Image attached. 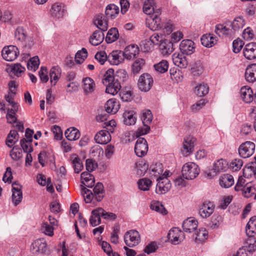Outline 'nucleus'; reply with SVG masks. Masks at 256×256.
<instances>
[{
	"label": "nucleus",
	"instance_id": "obj_1",
	"mask_svg": "<svg viewBox=\"0 0 256 256\" xmlns=\"http://www.w3.org/2000/svg\"><path fill=\"white\" fill-rule=\"evenodd\" d=\"M81 193L86 203H90L93 199L100 202L104 196L103 184L98 182L92 189V192L85 187L82 188Z\"/></svg>",
	"mask_w": 256,
	"mask_h": 256
},
{
	"label": "nucleus",
	"instance_id": "obj_2",
	"mask_svg": "<svg viewBox=\"0 0 256 256\" xmlns=\"http://www.w3.org/2000/svg\"><path fill=\"white\" fill-rule=\"evenodd\" d=\"M200 172L198 166L192 162L185 164L182 170L183 178L186 180H193L199 174Z\"/></svg>",
	"mask_w": 256,
	"mask_h": 256
},
{
	"label": "nucleus",
	"instance_id": "obj_3",
	"mask_svg": "<svg viewBox=\"0 0 256 256\" xmlns=\"http://www.w3.org/2000/svg\"><path fill=\"white\" fill-rule=\"evenodd\" d=\"M160 11L155 12L146 18V26L153 31L160 30L162 28V22L160 17Z\"/></svg>",
	"mask_w": 256,
	"mask_h": 256
},
{
	"label": "nucleus",
	"instance_id": "obj_4",
	"mask_svg": "<svg viewBox=\"0 0 256 256\" xmlns=\"http://www.w3.org/2000/svg\"><path fill=\"white\" fill-rule=\"evenodd\" d=\"M124 242L130 248L138 245L140 242V236L139 232L134 230L128 231L124 235Z\"/></svg>",
	"mask_w": 256,
	"mask_h": 256
},
{
	"label": "nucleus",
	"instance_id": "obj_5",
	"mask_svg": "<svg viewBox=\"0 0 256 256\" xmlns=\"http://www.w3.org/2000/svg\"><path fill=\"white\" fill-rule=\"evenodd\" d=\"M20 54L16 46L10 45L4 46L2 50V56L4 60L8 62L15 60Z\"/></svg>",
	"mask_w": 256,
	"mask_h": 256
},
{
	"label": "nucleus",
	"instance_id": "obj_6",
	"mask_svg": "<svg viewBox=\"0 0 256 256\" xmlns=\"http://www.w3.org/2000/svg\"><path fill=\"white\" fill-rule=\"evenodd\" d=\"M153 82V78L150 74H143L138 79V85L141 91L148 92L151 88Z\"/></svg>",
	"mask_w": 256,
	"mask_h": 256
},
{
	"label": "nucleus",
	"instance_id": "obj_7",
	"mask_svg": "<svg viewBox=\"0 0 256 256\" xmlns=\"http://www.w3.org/2000/svg\"><path fill=\"white\" fill-rule=\"evenodd\" d=\"M254 150L255 144L251 142H246L240 145L238 153L242 158H248L253 154Z\"/></svg>",
	"mask_w": 256,
	"mask_h": 256
},
{
	"label": "nucleus",
	"instance_id": "obj_8",
	"mask_svg": "<svg viewBox=\"0 0 256 256\" xmlns=\"http://www.w3.org/2000/svg\"><path fill=\"white\" fill-rule=\"evenodd\" d=\"M157 184L156 192L158 194H162L167 192L170 188L172 184L170 180L165 176L157 178Z\"/></svg>",
	"mask_w": 256,
	"mask_h": 256
},
{
	"label": "nucleus",
	"instance_id": "obj_9",
	"mask_svg": "<svg viewBox=\"0 0 256 256\" xmlns=\"http://www.w3.org/2000/svg\"><path fill=\"white\" fill-rule=\"evenodd\" d=\"M30 250L33 254H45L47 250V244L44 238H39L34 240L32 244Z\"/></svg>",
	"mask_w": 256,
	"mask_h": 256
},
{
	"label": "nucleus",
	"instance_id": "obj_10",
	"mask_svg": "<svg viewBox=\"0 0 256 256\" xmlns=\"http://www.w3.org/2000/svg\"><path fill=\"white\" fill-rule=\"evenodd\" d=\"M148 144L146 140L143 138H138L134 146V152L138 157L144 156L148 150Z\"/></svg>",
	"mask_w": 256,
	"mask_h": 256
},
{
	"label": "nucleus",
	"instance_id": "obj_11",
	"mask_svg": "<svg viewBox=\"0 0 256 256\" xmlns=\"http://www.w3.org/2000/svg\"><path fill=\"white\" fill-rule=\"evenodd\" d=\"M168 238L174 244H178L184 238V234L178 228H172L168 234Z\"/></svg>",
	"mask_w": 256,
	"mask_h": 256
},
{
	"label": "nucleus",
	"instance_id": "obj_12",
	"mask_svg": "<svg viewBox=\"0 0 256 256\" xmlns=\"http://www.w3.org/2000/svg\"><path fill=\"white\" fill-rule=\"evenodd\" d=\"M215 206L210 202H204L200 206L198 213L200 216L204 218H208L214 212Z\"/></svg>",
	"mask_w": 256,
	"mask_h": 256
},
{
	"label": "nucleus",
	"instance_id": "obj_13",
	"mask_svg": "<svg viewBox=\"0 0 256 256\" xmlns=\"http://www.w3.org/2000/svg\"><path fill=\"white\" fill-rule=\"evenodd\" d=\"M180 50L182 54L190 55L194 52V43L190 40H184L180 44Z\"/></svg>",
	"mask_w": 256,
	"mask_h": 256
},
{
	"label": "nucleus",
	"instance_id": "obj_14",
	"mask_svg": "<svg viewBox=\"0 0 256 256\" xmlns=\"http://www.w3.org/2000/svg\"><path fill=\"white\" fill-rule=\"evenodd\" d=\"M124 58V52L120 50L112 51L108 57V60L110 63L111 64L116 66L122 62Z\"/></svg>",
	"mask_w": 256,
	"mask_h": 256
},
{
	"label": "nucleus",
	"instance_id": "obj_15",
	"mask_svg": "<svg viewBox=\"0 0 256 256\" xmlns=\"http://www.w3.org/2000/svg\"><path fill=\"white\" fill-rule=\"evenodd\" d=\"M196 142V139L191 136L184 138L182 150V153L184 156H188L192 152Z\"/></svg>",
	"mask_w": 256,
	"mask_h": 256
},
{
	"label": "nucleus",
	"instance_id": "obj_16",
	"mask_svg": "<svg viewBox=\"0 0 256 256\" xmlns=\"http://www.w3.org/2000/svg\"><path fill=\"white\" fill-rule=\"evenodd\" d=\"M108 18L102 14H98L95 16L93 20L94 25L102 32L107 30L108 24Z\"/></svg>",
	"mask_w": 256,
	"mask_h": 256
},
{
	"label": "nucleus",
	"instance_id": "obj_17",
	"mask_svg": "<svg viewBox=\"0 0 256 256\" xmlns=\"http://www.w3.org/2000/svg\"><path fill=\"white\" fill-rule=\"evenodd\" d=\"M228 24H218L215 26L214 32L216 34L220 37H229L232 38L234 36Z\"/></svg>",
	"mask_w": 256,
	"mask_h": 256
},
{
	"label": "nucleus",
	"instance_id": "obj_18",
	"mask_svg": "<svg viewBox=\"0 0 256 256\" xmlns=\"http://www.w3.org/2000/svg\"><path fill=\"white\" fill-rule=\"evenodd\" d=\"M172 60L174 64L181 68H186L188 64L186 56L182 53L174 52L172 56Z\"/></svg>",
	"mask_w": 256,
	"mask_h": 256
},
{
	"label": "nucleus",
	"instance_id": "obj_19",
	"mask_svg": "<svg viewBox=\"0 0 256 256\" xmlns=\"http://www.w3.org/2000/svg\"><path fill=\"white\" fill-rule=\"evenodd\" d=\"M198 226V222L194 218H188L182 223V228L184 232L191 233L195 232Z\"/></svg>",
	"mask_w": 256,
	"mask_h": 256
},
{
	"label": "nucleus",
	"instance_id": "obj_20",
	"mask_svg": "<svg viewBox=\"0 0 256 256\" xmlns=\"http://www.w3.org/2000/svg\"><path fill=\"white\" fill-rule=\"evenodd\" d=\"M244 56L248 60H252L256 58V42L246 44L243 50Z\"/></svg>",
	"mask_w": 256,
	"mask_h": 256
},
{
	"label": "nucleus",
	"instance_id": "obj_21",
	"mask_svg": "<svg viewBox=\"0 0 256 256\" xmlns=\"http://www.w3.org/2000/svg\"><path fill=\"white\" fill-rule=\"evenodd\" d=\"M64 4L60 2H56L52 6L50 12L52 16L59 19L64 16Z\"/></svg>",
	"mask_w": 256,
	"mask_h": 256
},
{
	"label": "nucleus",
	"instance_id": "obj_22",
	"mask_svg": "<svg viewBox=\"0 0 256 256\" xmlns=\"http://www.w3.org/2000/svg\"><path fill=\"white\" fill-rule=\"evenodd\" d=\"M110 132L106 130L99 131L95 136L96 142L101 144H106L111 140Z\"/></svg>",
	"mask_w": 256,
	"mask_h": 256
},
{
	"label": "nucleus",
	"instance_id": "obj_23",
	"mask_svg": "<svg viewBox=\"0 0 256 256\" xmlns=\"http://www.w3.org/2000/svg\"><path fill=\"white\" fill-rule=\"evenodd\" d=\"M246 24V22L243 17L237 16L230 23L229 26L231 27V30L234 36L240 31Z\"/></svg>",
	"mask_w": 256,
	"mask_h": 256
},
{
	"label": "nucleus",
	"instance_id": "obj_24",
	"mask_svg": "<svg viewBox=\"0 0 256 256\" xmlns=\"http://www.w3.org/2000/svg\"><path fill=\"white\" fill-rule=\"evenodd\" d=\"M245 79L249 83H254L256 81V64L248 66L245 72Z\"/></svg>",
	"mask_w": 256,
	"mask_h": 256
},
{
	"label": "nucleus",
	"instance_id": "obj_25",
	"mask_svg": "<svg viewBox=\"0 0 256 256\" xmlns=\"http://www.w3.org/2000/svg\"><path fill=\"white\" fill-rule=\"evenodd\" d=\"M242 99L246 103H250L254 100V94L252 88L248 86H244L240 90Z\"/></svg>",
	"mask_w": 256,
	"mask_h": 256
},
{
	"label": "nucleus",
	"instance_id": "obj_26",
	"mask_svg": "<svg viewBox=\"0 0 256 256\" xmlns=\"http://www.w3.org/2000/svg\"><path fill=\"white\" fill-rule=\"evenodd\" d=\"M80 180L82 184L80 185L81 188L86 186L88 188H92L94 185V176L89 172H84L82 173Z\"/></svg>",
	"mask_w": 256,
	"mask_h": 256
},
{
	"label": "nucleus",
	"instance_id": "obj_27",
	"mask_svg": "<svg viewBox=\"0 0 256 256\" xmlns=\"http://www.w3.org/2000/svg\"><path fill=\"white\" fill-rule=\"evenodd\" d=\"M82 89L86 94L92 93L95 90L96 84L94 80L90 77H86L82 80Z\"/></svg>",
	"mask_w": 256,
	"mask_h": 256
},
{
	"label": "nucleus",
	"instance_id": "obj_28",
	"mask_svg": "<svg viewBox=\"0 0 256 256\" xmlns=\"http://www.w3.org/2000/svg\"><path fill=\"white\" fill-rule=\"evenodd\" d=\"M102 208H98L92 210V215L90 218V223L92 226H96L100 224V218L102 217Z\"/></svg>",
	"mask_w": 256,
	"mask_h": 256
},
{
	"label": "nucleus",
	"instance_id": "obj_29",
	"mask_svg": "<svg viewBox=\"0 0 256 256\" xmlns=\"http://www.w3.org/2000/svg\"><path fill=\"white\" fill-rule=\"evenodd\" d=\"M158 11L160 10L156 8L154 0H144L143 12L146 14L150 16Z\"/></svg>",
	"mask_w": 256,
	"mask_h": 256
},
{
	"label": "nucleus",
	"instance_id": "obj_30",
	"mask_svg": "<svg viewBox=\"0 0 256 256\" xmlns=\"http://www.w3.org/2000/svg\"><path fill=\"white\" fill-rule=\"evenodd\" d=\"M219 184L222 188H229L234 184V178L230 174H224L219 178Z\"/></svg>",
	"mask_w": 256,
	"mask_h": 256
},
{
	"label": "nucleus",
	"instance_id": "obj_31",
	"mask_svg": "<svg viewBox=\"0 0 256 256\" xmlns=\"http://www.w3.org/2000/svg\"><path fill=\"white\" fill-rule=\"evenodd\" d=\"M119 102L115 98H110L105 104L106 110L108 113L114 114L120 108Z\"/></svg>",
	"mask_w": 256,
	"mask_h": 256
},
{
	"label": "nucleus",
	"instance_id": "obj_32",
	"mask_svg": "<svg viewBox=\"0 0 256 256\" xmlns=\"http://www.w3.org/2000/svg\"><path fill=\"white\" fill-rule=\"evenodd\" d=\"M228 168V162L224 159L221 158L216 161L213 166L212 170L216 174L218 172H225Z\"/></svg>",
	"mask_w": 256,
	"mask_h": 256
},
{
	"label": "nucleus",
	"instance_id": "obj_33",
	"mask_svg": "<svg viewBox=\"0 0 256 256\" xmlns=\"http://www.w3.org/2000/svg\"><path fill=\"white\" fill-rule=\"evenodd\" d=\"M139 48L137 46L129 45L127 46L124 52L125 58L130 60L138 54Z\"/></svg>",
	"mask_w": 256,
	"mask_h": 256
},
{
	"label": "nucleus",
	"instance_id": "obj_34",
	"mask_svg": "<svg viewBox=\"0 0 256 256\" xmlns=\"http://www.w3.org/2000/svg\"><path fill=\"white\" fill-rule=\"evenodd\" d=\"M119 13V8L114 4H110L106 8L105 14L106 18H115Z\"/></svg>",
	"mask_w": 256,
	"mask_h": 256
},
{
	"label": "nucleus",
	"instance_id": "obj_35",
	"mask_svg": "<svg viewBox=\"0 0 256 256\" xmlns=\"http://www.w3.org/2000/svg\"><path fill=\"white\" fill-rule=\"evenodd\" d=\"M208 236V232L206 228H200L195 231L192 235V239L196 242H202L206 240Z\"/></svg>",
	"mask_w": 256,
	"mask_h": 256
},
{
	"label": "nucleus",
	"instance_id": "obj_36",
	"mask_svg": "<svg viewBox=\"0 0 256 256\" xmlns=\"http://www.w3.org/2000/svg\"><path fill=\"white\" fill-rule=\"evenodd\" d=\"M136 114L134 110H126L123 114L124 122L128 126L134 125L136 120Z\"/></svg>",
	"mask_w": 256,
	"mask_h": 256
},
{
	"label": "nucleus",
	"instance_id": "obj_37",
	"mask_svg": "<svg viewBox=\"0 0 256 256\" xmlns=\"http://www.w3.org/2000/svg\"><path fill=\"white\" fill-rule=\"evenodd\" d=\"M216 38L212 34H206L201 38L202 44L207 48L213 46L216 42Z\"/></svg>",
	"mask_w": 256,
	"mask_h": 256
},
{
	"label": "nucleus",
	"instance_id": "obj_38",
	"mask_svg": "<svg viewBox=\"0 0 256 256\" xmlns=\"http://www.w3.org/2000/svg\"><path fill=\"white\" fill-rule=\"evenodd\" d=\"M70 160L76 173H79L83 168V164L82 160L76 154L71 155Z\"/></svg>",
	"mask_w": 256,
	"mask_h": 256
},
{
	"label": "nucleus",
	"instance_id": "obj_39",
	"mask_svg": "<svg viewBox=\"0 0 256 256\" xmlns=\"http://www.w3.org/2000/svg\"><path fill=\"white\" fill-rule=\"evenodd\" d=\"M246 232L248 236H254L256 234V216L250 218L246 227Z\"/></svg>",
	"mask_w": 256,
	"mask_h": 256
},
{
	"label": "nucleus",
	"instance_id": "obj_40",
	"mask_svg": "<svg viewBox=\"0 0 256 256\" xmlns=\"http://www.w3.org/2000/svg\"><path fill=\"white\" fill-rule=\"evenodd\" d=\"M61 74V69L58 66H53L50 71V82L55 86L60 79Z\"/></svg>",
	"mask_w": 256,
	"mask_h": 256
},
{
	"label": "nucleus",
	"instance_id": "obj_41",
	"mask_svg": "<svg viewBox=\"0 0 256 256\" xmlns=\"http://www.w3.org/2000/svg\"><path fill=\"white\" fill-rule=\"evenodd\" d=\"M106 92L112 95L116 94L120 90L121 86L119 81L116 80L110 84H106Z\"/></svg>",
	"mask_w": 256,
	"mask_h": 256
},
{
	"label": "nucleus",
	"instance_id": "obj_42",
	"mask_svg": "<svg viewBox=\"0 0 256 256\" xmlns=\"http://www.w3.org/2000/svg\"><path fill=\"white\" fill-rule=\"evenodd\" d=\"M148 168V164L144 160L137 162L135 164L136 174L140 176H144Z\"/></svg>",
	"mask_w": 256,
	"mask_h": 256
},
{
	"label": "nucleus",
	"instance_id": "obj_43",
	"mask_svg": "<svg viewBox=\"0 0 256 256\" xmlns=\"http://www.w3.org/2000/svg\"><path fill=\"white\" fill-rule=\"evenodd\" d=\"M160 48L163 55L170 54L174 50L173 44L172 42L164 40L160 45Z\"/></svg>",
	"mask_w": 256,
	"mask_h": 256
},
{
	"label": "nucleus",
	"instance_id": "obj_44",
	"mask_svg": "<svg viewBox=\"0 0 256 256\" xmlns=\"http://www.w3.org/2000/svg\"><path fill=\"white\" fill-rule=\"evenodd\" d=\"M65 136L69 140H76L79 138L80 134L79 130L74 128H70L65 132Z\"/></svg>",
	"mask_w": 256,
	"mask_h": 256
},
{
	"label": "nucleus",
	"instance_id": "obj_45",
	"mask_svg": "<svg viewBox=\"0 0 256 256\" xmlns=\"http://www.w3.org/2000/svg\"><path fill=\"white\" fill-rule=\"evenodd\" d=\"M104 34L100 31L96 30L91 36L90 42L93 46H98L104 40Z\"/></svg>",
	"mask_w": 256,
	"mask_h": 256
},
{
	"label": "nucleus",
	"instance_id": "obj_46",
	"mask_svg": "<svg viewBox=\"0 0 256 256\" xmlns=\"http://www.w3.org/2000/svg\"><path fill=\"white\" fill-rule=\"evenodd\" d=\"M18 140V133L16 130H11L6 140V144L12 148Z\"/></svg>",
	"mask_w": 256,
	"mask_h": 256
},
{
	"label": "nucleus",
	"instance_id": "obj_47",
	"mask_svg": "<svg viewBox=\"0 0 256 256\" xmlns=\"http://www.w3.org/2000/svg\"><path fill=\"white\" fill-rule=\"evenodd\" d=\"M119 37L118 30L116 28H111L107 33L106 41L107 43L111 44L116 41Z\"/></svg>",
	"mask_w": 256,
	"mask_h": 256
},
{
	"label": "nucleus",
	"instance_id": "obj_48",
	"mask_svg": "<svg viewBox=\"0 0 256 256\" xmlns=\"http://www.w3.org/2000/svg\"><path fill=\"white\" fill-rule=\"evenodd\" d=\"M116 80L114 76V70L109 68L106 72L102 82L104 85L110 84V82L112 83Z\"/></svg>",
	"mask_w": 256,
	"mask_h": 256
},
{
	"label": "nucleus",
	"instance_id": "obj_49",
	"mask_svg": "<svg viewBox=\"0 0 256 256\" xmlns=\"http://www.w3.org/2000/svg\"><path fill=\"white\" fill-rule=\"evenodd\" d=\"M150 170L152 176H159L163 172V166L160 162H156L150 166Z\"/></svg>",
	"mask_w": 256,
	"mask_h": 256
},
{
	"label": "nucleus",
	"instance_id": "obj_50",
	"mask_svg": "<svg viewBox=\"0 0 256 256\" xmlns=\"http://www.w3.org/2000/svg\"><path fill=\"white\" fill-rule=\"evenodd\" d=\"M243 247L252 254L256 250V240L254 236H248L246 245Z\"/></svg>",
	"mask_w": 256,
	"mask_h": 256
},
{
	"label": "nucleus",
	"instance_id": "obj_51",
	"mask_svg": "<svg viewBox=\"0 0 256 256\" xmlns=\"http://www.w3.org/2000/svg\"><path fill=\"white\" fill-rule=\"evenodd\" d=\"M152 114L149 110H145L142 111L141 119L143 125L150 126L152 120Z\"/></svg>",
	"mask_w": 256,
	"mask_h": 256
},
{
	"label": "nucleus",
	"instance_id": "obj_52",
	"mask_svg": "<svg viewBox=\"0 0 256 256\" xmlns=\"http://www.w3.org/2000/svg\"><path fill=\"white\" fill-rule=\"evenodd\" d=\"M145 64V60L138 58L136 59L132 65V70L134 74L138 73Z\"/></svg>",
	"mask_w": 256,
	"mask_h": 256
},
{
	"label": "nucleus",
	"instance_id": "obj_53",
	"mask_svg": "<svg viewBox=\"0 0 256 256\" xmlns=\"http://www.w3.org/2000/svg\"><path fill=\"white\" fill-rule=\"evenodd\" d=\"M209 88L206 84L202 83L195 88L194 92L198 96H202L208 94Z\"/></svg>",
	"mask_w": 256,
	"mask_h": 256
},
{
	"label": "nucleus",
	"instance_id": "obj_54",
	"mask_svg": "<svg viewBox=\"0 0 256 256\" xmlns=\"http://www.w3.org/2000/svg\"><path fill=\"white\" fill-rule=\"evenodd\" d=\"M121 100L124 102H130L132 98V92L130 88L122 89L119 94Z\"/></svg>",
	"mask_w": 256,
	"mask_h": 256
},
{
	"label": "nucleus",
	"instance_id": "obj_55",
	"mask_svg": "<svg viewBox=\"0 0 256 256\" xmlns=\"http://www.w3.org/2000/svg\"><path fill=\"white\" fill-rule=\"evenodd\" d=\"M152 184V181L150 179L146 178H142L138 182L139 189L143 191H147L149 190Z\"/></svg>",
	"mask_w": 256,
	"mask_h": 256
},
{
	"label": "nucleus",
	"instance_id": "obj_56",
	"mask_svg": "<svg viewBox=\"0 0 256 256\" xmlns=\"http://www.w3.org/2000/svg\"><path fill=\"white\" fill-rule=\"evenodd\" d=\"M88 52L86 48H82L75 55V60L77 64H80L84 62L88 56Z\"/></svg>",
	"mask_w": 256,
	"mask_h": 256
},
{
	"label": "nucleus",
	"instance_id": "obj_57",
	"mask_svg": "<svg viewBox=\"0 0 256 256\" xmlns=\"http://www.w3.org/2000/svg\"><path fill=\"white\" fill-rule=\"evenodd\" d=\"M150 208L162 214H166L167 213L163 205L158 201H152L150 204Z\"/></svg>",
	"mask_w": 256,
	"mask_h": 256
},
{
	"label": "nucleus",
	"instance_id": "obj_58",
	"mask_svg": "<svg viewBox=\"0 0 256 256\" xmlns=\"http://www.w3.org/2000/svg\"><path fill=\"white\" fill-rule=\"evenodd\" d=\"M191 73L194 76H198L203 72V66L200 62H196L191 67Z\"/></svg>",
	"mask_w": 256,
	"mask_h": 256
},
{
	"label": "nucleus",
	"instance_id": "obj_59",
	"mask_svg": "<svg viewBox=\"0 0 256 256\" xmlns=\"http://www.w3.org/2000/svg\"><path fill=\"white\" fill-rule=\"evenodd\" d=\"M154 70L158 72L164 73L168 68V62L166 60H162L154 66Z\"/></svg>",
	"mask_w": 256,
	"mask_h": 256
},
{
	"label": "nucleus",
	"instance_id": "obj_60",
	"mask_svg": "<svg viewBox=\"0 0 256 256\" xmlns=\"http://www.w3.org/2000/svg\"><path fill=\"white\" fill-rule=\"evenodd\" d=\"M244 196L246 198H250L256 192V188L251 183L247 182L245 188L242 190Z\"/></svg>",
	"mask_w": 256,
	"mask_h": 256
},
{
	"label": "nucleus",
	"instance_id": "obj_61",
	"mask_svg": "<svg viewBox=\"0 0 256 256\" xmlns=\"http://www.w3.org/2000/svg\"><path fill=\"white\" fill-rule=\"evenodd\" d=\"M40 65V60L38 57L35 56L31 58L28 62L27 67L28 70L36 71Z\"/></svg>",
	"mask_w": 256,
	"mask_h": 256
},
{
	"label": "nucleus",
	"instance_id": "obj_62",
	"mask_svg": "<svg viewBox=\"0 0 256 256\" xmlns=\"http://www.w3.org/2000/svg\"><path fill=\"white\" fill-rule=\"evenodd\" d=\"M10 72L17 76H21L22 73L25 71V68L22 66L21 64L17 63L12 64L10 66Z\"/></svg>",
	"mask_w": 256,
	"mask_h": 256
},
{
	"label": "nucleus",
	"instance_id": "obj_63",
	"mask_svg": "<svg viewBox=\"0 0 256 256\" xmlns=\"http://www.w3.org/2000/svg\"><path fill=\"white\" fill-rule=\"evenodd\" d=\"M18 110V108H16V107L8 110L6 119L8 122L10 124L16 123L17 118L16 117V113Z\"/></svg>",
	"mask_w": 256,
	"mask_h": 256
},
{
	"label": "nucleus",
	"instance_id": "obj_64",
	"mask_svg": "<svg viewBox=\"0 0 256 256\" xmlns=\"http://www.w3.org/2000/svg\"><path fill=\"white\" fill-rule=\"evenodd\" d=\"M243 165V161L240 158L232 160L230 164L229 168L233 172L239 170Z\"/></svg>",
	"mask_w": 256,
	"mask_h": 256
}]
</instances>
